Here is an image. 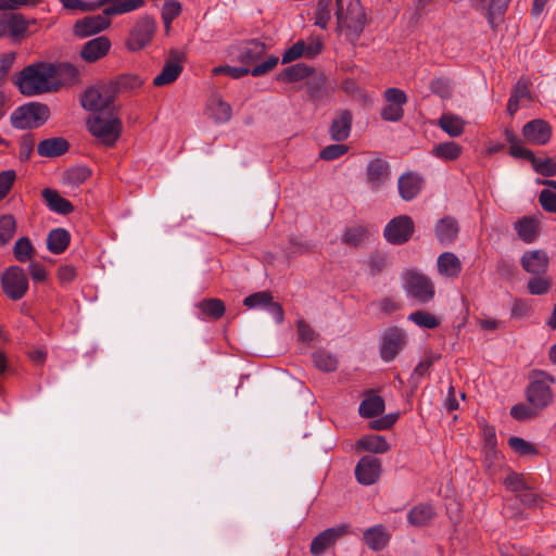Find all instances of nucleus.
Listing matches in <instances>:
<instances>
[{
	"label": "nucleus",
	"mask_w": 556,
	"mask_h": 556,
	"mask_svg": "<svg viewBox=\"0 0 556 556\" xmlns=\"http://www.w3.org/2000/svg\"><path fill=\"white\" fill-rule=\"evenodd\" d=\"M208 116L218 124H225L231 119L232 110L228 102L224 101L218 93H213L206 103Z\"/></svg>",
	"instance_id": "24"
},
{
	"label": "nucleus",
	"mask_w": 556,
	"mask_h": 556,
	"mask_svg": "<svg viewBox=\"0 0 556 556\" xmlns=\"http://www.w3.org/2000/svg\"><path fill=\"white\" fill-rule=\"evenodd\" d=\"M539 182L546 186L539 194L542 208L549 213H556V181L541 180Z\"/></svg>",
	"instance_id": "41"
},
{
	"label": "nucleus",
	"mask_w": 556,
	"mask_h": 556,
	"mask_svg": "<svg viewBox=\"0 0 556 556\" xmlns=\"http://www.w3.org/2000/svg\"><path fill=\"white\" fill-rule=\"evenodd\" d=\"M306 91L309 96V98L314 101H318L323 99L325 96V79L321 76H314L307 79L306 84Z\"/></svg>",
	"instance_id": "52"
},
{
	"label": "nucleus",
	"mask_w": 556,
	"mask_h": 556,
	"mask_svg": "<svg viewBox=\"0 0 556 556\" xmlns=\"http://www.w3.org/2000/svg\"><path fill=\"white\" fill-rule=\"evenodd\" d=\"M350 526L341 523L339 526L328 528L317 534L311 542L309 552L314 556L321 555L328 547L333 545L340 538L348 534Z\"/></svg>",
	"instance_id": "14"
},
{
	"label": "nucleus",
	"mask_w": 556,
	"mask_h": 556,
	"mask_svg": "<svg viewBox=\"0 0 556 556\" xmlns=\"http://www.w3.org/2000/svg\"><path fill=\"white\" fill-rule=\"evenodd\" d=\"M42 198L47 206L59 214L67 215L74 211V206L70 201L62 198L58 191L46 188L42 190Z\"/></svg>",
	"instance_id": "34"
},
{
	"label": "nucleus",
	"mask_w": 556,
	"mask_h": 556,
	"mask_svg": "<svg viewBox=\"0 0 556 556\" xmlns=\"http://www.w3.org/2000/svg\"><path fill=\"white\" fill-rule=\"evenodd\" d=\"M400 418V413H391L387 414L378 419L371 420L368 424L369 429L382 431V430H389L393 427V425Z\"/></svg>",
	"instance_id": "61"
},
{
	"label": "nucleus",
	"mask_w": 556,
	"mask_h": 556,
	"mask_svg": "<svg viewBox=\"0 0 556 556\" xmlns=\"http://www.w3.org/2000/svg\"><path fill=\"white\" fill-rule=\"evenodd\" d=\"M111 48V41L105 36H100L87 41L80 55L87 62H96L105 56Z\"/></svg>",
	"instance_id": "25"
},
{
	"label": "nucleus",
	"mask_w": 556,
	"mask_h": 556,
	"mask_svg": "<svg viewBox=\"0 0 556 556\" xmlns=\"http://www.w3.org/2000/svg\"><path fill=\"white\" fill-rule=\"evenodd\" d=\"M70 149V143L62 137H51L41 140L37 146V153L42 157H58L65 154Z\"/></svg>",
	"instance_id": "29"
},
{
	"label": "nucleus",
	"mask_w": 556,
	"mask_h": 556,
	"mask_svg": "<svg viewBox=\"0 0 556 556\" xmlns=\"http://www.w3.org/2000/svg\"><path fill=\"white\" fill-rule=\"evenodd\" d=\"M532 312V306L528 300L515 299L510 307V317L513 319H522L529 317Z\"/></svg>",
	"instance_id": "55"
},
{
	"label": "nucleus",
	"mask_w": 556,
	"mask_h": 556,
	"mask_svg": "<svg viewBox=\"0 0 556 556\" xmlns=\"http://www.w3.org/2000/svg\"><path fill=\"white\" fill-rule=\"evenodd\" d=\"M352 114L350 111L344 110L332 121L329 134L332 140L340 142L350 136L352 127Z\"/></svg>",
	"instance_id": "31"
},
{
	"label": "nucleus",
	"mask_w": 556,
	"mask_h": 556,
	"mask_svg": "<svg viewBox=\"0 0 556 556\" xmlns=\"http://www.w3.org/2000/svg\"><path fill=\"white\" fill-rule=\"evenodd\" d=\"M181 72L180 54L177 51H172L161 73L154 77L153 85L156 87L169 85L179 77Z\"/></svg>",
	"instance_id": "20"
},
{
	"label": "nucleus",
	"mask_w": 556,
	"mask_h": 556,
	"mask_svg": "<svg viewBox=\"0 0 556 556\" xmlns=\"http://www.w3.org/2000/svg\"><path fill=\"white\" fill-rule=\"evenodd\" d=\"M437 264L440 275L448 278L458 277L463 268L459 258L452 252L440 254Z\"/></svg>",
	"instance_id": "33"
},
{
	"label": "nucleus",
	"mask_w": 556,
	"mask_h": 556,
	"mask_svg": "<svg viewBox=\"0 0 556 556\" xmlns=\"http://www.w3.org/2000/svg\"><path fill=\"white\" fill-rule=\"evenodd\" d=\"M16 223L12 215L0 216V243H8L14 236Z\"/></svg>",
	"instance_id": "51"
},
{
	"label": "nucleus",
	"mask_w": 556,
	"mask_h": 556,
	"mask_svg": "<svg viewBox=\"0 0 556 556\" xmlns=\"http://www.w3.org/2000/svg\"><path fill=\"white\" fill-rule=\"evenodd\" d=\"M348 149V146L341 143L329 144L320 151L319 156L325 161H333L345 154Z\"/></svg>",
	"instance_id": "63"
},
{
	"label": "nucleus",
	"mask_w": 556,
	"mask_h": 556,
	"mask_svg": "<svg viewBox=\"0 0 556 556\" xmlns=\"http://www.w3.org/2000/svg\"><path fill=\"white\" fill-rule=\"evenodd\" d=\"M504 485L508 491L517 493V495L529 489L523 476L514 471L504 479Z\"/></svg>",
	"instance_id": "57"
},
{
	"label": "nucleus",
	"mask_w": 556,
	"mask_h": 556,
	"mask_svg": "<svg viewBox=\"0 0 556 556\" xmlns=\"http://www.w3.org/2000/svg\"><path fill=\"white\" fill-rule=\"evenodd\" d=\"M509 446L519 455H538L539 450L530 442L519 437H511L508 440Z\"/></svg>",
	"instance_id": "54"
},
{
	"label": "nucleus",
	"mask_w": 556,
	"mask_h": 556,
	"mask_svg": "<svg viewBox=\"0 0 556 556\" xmlns=\"http://www.w3.org/2000/svg\"><path fill=\"white\" fill-rule=\"evenodd\" d=\"M529 384L526 389L528 403L538 410L548 407L554 401L552 386L556 382L553 375L544 370H532L529 376Z\"/></svg>",
	"instance_id": "4"
},
{
	"label": "nucleus",
	"mask_w": 556,
	"mask_h": 556,
	"mask_svg": "<svg viewBox=\"0 0 556 556\" xmlns=\"http://www.w3.org/2000/svg\"><path fill=\"white\" fill-rule=\"evenodd\" d=\"M408 320L413 321L420 328L426 329H434L440 325L438 317L425 311L413 312L408 315Z\"/></svg>",
	"instance_id": "49"
},
{
	"label": "nucleus",
	"mask_w": 556,
	"mask_h": 556,
	"mask_svg": "<svg viewBox=\"0 0 556 556\" xmlns=\"http://www.w3.org/2000/svg\"><path fill=\"white\" fill-rule=\"evenodd\" d=\"M552 288V278L544 275H533L527 283V291L531 295H544Z\"/></svg>",
	"instance_id": "47"
},
{
	"label": "nucleus",
	"mask_w": 556,
	"mask_h": 556,
	"mask_svg": "<svg viewBox=\"0 0 556 556\" xmlns=\"http://www.w3.org/2000/svg\"><path fill=\"white\" fill-rule=\"evenodd\" d=\"M534 170L545 177L556 175V161L552 159H533L532 164Z\"/></svg>",
	"instance_id": "62"
},
{
	"label": "nucleus",
	"mask_w": 556,
	"mask_h": 556,
	"mask_svg": "<svg viewBox=\"0 0 556 556\" xmlns=\"http://www.w3.org/2000/svg\"><path fill=\"white\" fill-rule=\"evenodd\" d=\"M414 230L413 219L407 215H401L387 224L383 236L389 243H405L410 240Z\"/></svg>",
	"instance_id": "13"
},
{
	"label": "nucleus",
	"mask_w": 556,
	"mask_h": 556,
	"mask_svg": "<svg viewBox=\"0 0 556 556\" xmlns=\"http://www.w3.org/2000/svg\"><path fill=\"white\" fill-rule=\"evenodd\" d=\"M50 116L48 105L30 102L18 106L11 114V125L16 129H33L43 125Z\"/></svg>",
	"instance_id": "6"
},
{
	"label": "nucleus",
	"mask_w": 556,
	"mask_h": 556,
	"mask_svg": "<svg viewBox=\"0 0 556 556\" xmlns=\"http://www.w3.org/2000/svg\"><path fill=\"white\" fill-rule=\"evenodd\" d=\"M431 366L432 361L430 358L422 359L417 364L408 379V382L413 390H416L418 388L420 379L429 374Z\"/></svg>",
	"instance_id": "56"
},
{
	"label": "nucleus",
	"mask_w": 556,
	"mask_h": 556,
	"mask_svg": "<svg viewBox=\"0 0 556 556\" xmlns=\"http://www.w3.org/2000/svg\"><path fill=\"white\" fill-rule=\"evenodd\" d=\"M390 177V164L380 157L371 160L366 168L367 184L372 190L382 187Z\"/></svg>",
	"instance_id": "19"
},
{
	"label": "nucleus",
	"mask_w": 556,
	"mask_h": 556,
	"mask_svg": "<svg viewBox=\"0 0 556 556\" xmlns=\"http://www.w3.org/2000/svg\"><path fill=\"white\" fill-rule=\"evenodd\" d=\"M28 25L29 21L18 13H12L0 18L1 29H3L5 35H9L15 41H20L26 36Z\"/></svg>",
	"instance_id": "22"
},
{
	"label": "nucleus",
	"mask_w": 556,
	"mask_h": 556,
	"mask_svg": "<svg viewBox=\"0 0 556 556\" xmlns=\"http://www.w3.org/2000/svg\"><path fill=\"white\" fill-rule=\"evenodd\" d=\"M91 176V170L86 166H76L64 173V185L70 187H78L86 182Z\"/></svg>",
	"instance_id": "45"
},
{
	"label": "nucleus",
	"mask_w": 556,
	"mask_h": 556,
	"mask_svg": "<svg viewBox=\"0 0 556 556\" xmlns=\"http://www.w3.org/2000/svg\"><path fill=\"white\" fill-rule=\"evenodd\" d=\"M504 137L509 143V154L511 156L516 159L528 160L531 162V164H533V159H535V155L532 151L522 146L521 139L518 138L511 129L506 128L504 130Z\"/></svg>",
	"instance_id": "39"
},
{
	"label": "nucleus",
	"mask_w": 556,
	"mask_h": 556,
	"mask_svg": "<svg viewBox=\"0 0 556 556\" xmlns=\"http://www.w3.org/2000/svg\"><path fill=\"white\" fill-rule=\"evenodd\" d=\"M181 4L178 1H166L162 8V20L166 30L170 28L172 22L181 13Z\"/></svg>",
	"instance_id": "50"
},
{
	"label": "nucleus",
	"mask_w": 556,
	"mask_h": 556,
	"mask_svg": "<svg viewBox=\"0 0 556 556\" xmlns=\"http://www.w3.org/2000/svg\"><path fill=\"white\" fill-rule=\"evenodd\" d=\"M311 73V67H308L304 63H296L281 71L280 74L278 75V79L288 83H294L308 77Z\"/></svg>",
	"instance_id": "43"
},
{
	"label": "nucleus",
	"mask_w": 556,
	"mask_h": 556,
	"mask_svg": "<svg viewBox=\"0 0 556 556\" xmlns=\"http://www.w3.org/2000/svg\"><path fill=\"white\" fill-rule=\"evenodd\" d=\"M87 128L98 142L112 147L121 136L122 122L112 114L106 117L93 115L88 118Z\"/></svg>",
	"instance_id": "7"
},
{
	"label": "nucleus",
	"mask_w": 556,
	"mask_h": 556,
	"mask_svg": "<svg viewBox=\"0 0 556 556\" xmlns=\"http://www.w3.org/2000/svg\"><path fill=\"white\" fill-rule=\"evenodd\" d=\"M383 97L388 103L395 104L402 108L408 101L406 93L402 89L395 87L386 89Z\"/></svg>",
	"instance_id": "64"
},
{
	"label": "nucleus",
	"mask_w": 556,
	"mask_h": 556,
	"mask_svg": "<svg viewBox=\"0 0 556 556\" xmlns=\"http://www.w3.org/2000/svg\"><path fill=\"white\" fill-rule=\"evenodd\" d=\"M434 507L429 503H420L415 505L407 513V522L417 528L427 527L435 518Z\"/></svg>",
	"instance_id": "28"
},
{
	"label": "nucleus",
	"mask_w": 556,
	"mask_h": 556,
	"mask_svg": "<svg viewBox=\"0 0 556 556\" xmlns=\"http://www.w3.org/2000/svg\"><path fill=\"white\" fill-rule=\"evenodd\" d=\"M408 342L404 329L393 326L384 330L380 341V357L383 362L390 363L396 358L400 352Z\"/></svg>",
	"instance_id": "10"
},
{
	"label": "nucleus",
	"mask_w": 556,
	"mask_h": 556,
	"mask_svg": "<svg viewBox=\"0 0 556 556\" xmlns=\"http://www.w3.org/2000/svg\"><path fill=\"white\" fill-rule=\"evenodd\" d=\"M115 94L109 83L89 87L80 97V104L87 111L108 110L115 101Z\"/></svg>",
	"instance_id": "9"
},
{
	"label": "nucleus",
	"mask_w": 556,
	"mask_h": 556,
	"mask_svg": "<svg viewBox=\"0 0 556 556\" xmlns=\"http://www.w3.org/2000/svg\"><path fill=\"white\" fill-rule=\"evenodd\" d=\"M522 135L529 143L544 146L552 137V128L543 119H532L523 125Z\"/></svg>",
	"instance_id": "16"
},
{
	"label": "nucleus",
	"mask_w": 556,
	"mask_h": 556,
	"mask_svg": "<svg viewBox=\"0 0 556 556\" xmlns=\"http://www.w3.org/2000/svg\"><path fill=\"white\" fill-rule=\"evenodd\" d=\"M27 270L34 283H43L48 279V271L39 260L28 263Z\"/></svg>",
	"instance_id": "60"
},
{
	"label": "nucleus",
	"mask_w": 556,
	"mask_h": 556,
	"mask_svg": "<svg viewBox=\"0 0 556 556\" xmlns=\"http://www.w3.org/2000/svg\"><path fill=\"white\" fill-rule=\"evenodd\" d=\"M403 289L406 295L418 304H427L435 295V287L432 279L416 269H406L402 274Z\"/></svg>",
	"instance_id": "5"
},
{
	"label": "nucleus",
	"mask_w": 556,
	"mask_h": 556,
	"mask_svg": "<svg viewBox=\"0 0 556 556\" xmlns=\"http://www.w3.org/2000/svg\"><path fill=\"white\" fill-rule=\"evenodd\" d=\"M424 179L419 174L408 172L400 176L397 188L404 201H412L421 191Z\"/></svg>",
	"instance_id": "23"
},
{
	"label": "nucleus",
	"mask_w": 556,
	"mask_h": 556,
	"mask_svg": "<svg viewBox=\"0 0 556 556\" xmlns=\"http://www.w3.org/2000/svg\"><path fill=\"white\" fill-rule=\"evenodd\" d=\"M356 448L361 451H367L375 454H383L390 450V444L386 438L378 434H368L362 437L356 442Z\"/></svg>",
	"instance_id": "37"
},
{
	"label": "nucleus",
	"mask_w": 556,
	"mask_h": 556,
	"mask_svg": "<svg viewBox=\"0 0 556 556\" xmlns=\"http://www.w3.org/2000/svg\"><path fill=\"white\" fill-rule=\"evenodd\" d=\"M278 56L276 55H269L267 59L256 64L254 67L250 68L248 66H217L214 67L213 73L215 75L225 74L228 75L235 79H239L248 74H251L254 77L262 76L266 73H268L270 70H273L278 64Z\"/></svg>",
	"instance_id": "12"
},
{
	"label": "nucleus",
	"mask_w": 556,
	"mask_h": 556,
	"mask_svg": "<svg viewBox=\"0 0 556 556\" xmlns=\"http://www.w3.org/2000/svg\"><path fill=\"white\" fill-rule=\"evenodd\" d=\"M434 231L440 242H452L457 238L459 226L454 217L445 216L437 222Z\"/></svg>",
	"instance_id": "32"
},
{
	"label": "nucleus",
	"mask_w": 556,
	"mask_h": 556,
	"mask_svg": "<svg viewBox=\"0 0 556 556\" xmlns=\"http://www.w3.org/2000/svg\"><path fill=\"white\" fill-rule=\"evenodd\" d=\"M514 227L520 240L531 242L536 238L540 223L533 216H523L515 223Z\"/></svg>",
	"instance_id": "36"
},
{
	"label": "nucleus",
	"mask_w": 556,
	"mask_h": 556,
	"mask_svg": "<svg viewBox=\"0 0 556 556\" xmlns=\"http://www.w3.org/2000/svg\"><path fill=\"white\" fill-rule=\"evenodd\" d=\"M115 97L121 93L132 91L142 86L143 80L135 74H123L109 81Z\"/></svg>",
	"instance_id": "38"
},
{
	"label": "nucleus",
	"mask_w": 556,
	"mask_h": 556,
	"mask_svg": "<svg viewBox=\"0 0 556 556\" xmlns=\"http://www.w3.org/2000/svg\"><path fill=\"white\" fill-rule=\"evenodd\" d=\"M143 0H128L115 5H106L102 14L86 16L76 22L74 33L80 38L102 31L110 25V16L135 11L143 5Z\"/></svg>",
	"instance_id": "2"
},
{
	"label": "nucleus",
	"mask_w": 556,
	"mask_h": 556,
	"mask_svg": "<svg viewBox=\"0 0 556 556\" xmlns=\"http://www.w3.org/2000/svg\"><path fill=\"white\" fill-rule=\"evenodd\" d=\"M378 229L374 226L356 225L349 228L344 233V243H362L376 239Z\"/></svg>",
	"instance_id": "35"
},
{
	"label": "nucleus",
	"mask_w": 556,
	"mask_h": 556,
	"mask_svg": "<svg viewBox=\"0 0 556 556\" xmlns=\"http://www.w3.org/2000/svg\"><path fill=\"white\" fill-rule=\"evenodd\" d=\"M273 300V295L269 291H260L248 295L243 300V305L249 308L262 307L266 308L269 302Z\"/></svg>",
	"instance_id": "53"
},
{
	"label": "nucleus",
	"mask_w": 556,
	"mask_h": 556,
	"mask_svg": "<svg viewBox=\"0 0 556 556\" xmlns=\"http://www.w3.org/2000/svg\"><path fill=\"white\" fill-rule=\"evenodd\" d=\"M521 267L530 275H544L547 271L549 258L544 250H533L523 253Z\"/></svg>",
	"instance_id": "18"
},
{
	"label": "nucleus",
	"mask_w": 556,
	"mask_h": 556,
	"mask_svg": "<svg viewBox=\"0 0 556 556\" xmlns=\"http://www.w3.org/2000/svg\"><path fill=\"white\" fill-rule=\"evenodd\" d=\"M195 307L199 311L198 317L202 320H218L226 312L225 303L217 298H205L199 301Z\"/></svg>",
	"instance_id": "26"
},
{
	"label": "nucleus",
	"mask_w": 556,
	"mask_h": 556,
	"mask_svg": "<svg viewBox=\"0 0 556 556\" xmlns=\"http://www.w3.org/2000/svg\"><path fill=\"white\" fill-rule=\"evenodd\" d=\"M56 67L47 63H34L23 68L15 84L24 96H37L56 89L53 79Z\"/></svg>",
	"instance_id": "1"
},
{
	"label": "nucleus",
	"mask_w": 556,
	"mask_h": 556,
	"mask_svg": "<svg viewBox=\"0 0 556 556\" xmlns=\"http://www.w3.org/2000/svg\"><path fill=\"white\" fill-rule=\"evenodd\" d=\"M530 98V90L528 86V81L523 78H520L515 87L514 90L509 97L508 103H507V112L510 116H514L515 113L519 110V102L522 99H529Z\"/></svg>",
	"instance_id": "40"
},
{
	"label": "nucleus",
	"mask_w": 556,
	"mask_h": 556,
	"mask_svg": "<svg viewBox=\"0 0 556 556\" xmlns=\"http://www.w3.org/2000/svg\"><path fill=\"white\" fill-rule=\"evenodd\" d=\"M431 153L443 161H455L462 154V147L454 141H446L434 146Z\"/></svg>",
	"instance_id": "42"
},
{
	"label": "nucleus",
	"mask_w": 556,
	"mask_h": 556,
	"mask_svg": "<svg viewBox=\"0 0 556 556\" xmlns=\"http://www.w3.org/2000/svg\"><path fill=\"white\" fill-rule=\"evenodd\" d=\"M536 410L531 405L525 403H517L510 408V416L518 421H526L533 419L536 416Z\"/></svg>",
	"instance_id": "58"
},
{
	"label": "nucleus",
	"mask_w": 556,
	"mask_h": 556,
	"mask_svg": "<svg viewBox=\"0 0 556 556\" xmlns=\"http://www.w3.org/2000/svg\"><path fill=\"white\" fill-rule=\"evenodd\" d=\"M384 409L383 397L370 390L365 393V397L358 406V414L361 417L369 419L382 415Z\"/></svg>",
	"instance_id": "27"
},
{
	"label": "nucleus",
	"mask_w": 556,
	"mask_h": 556,
	"mask_svg": "<svg viewBox=\"0 0 556 556\" xmlns=\"http://www.w3.org/2000/svg\"><path fill=\"white\" fill-rule=\"evenodd\" d=\"M13 256L20 263H30L38 258L35 245H13Z\"/></svg>",
	"instance_id": "59"
},
{
	"label": "nucleus",
	"mask_w": 556,
	"mask_h": 556,
	"mask_svg": "<svg viewBox=\"0 0 556 556\" xmlns=\"http://www.w3.org/2000/svg\"><path fill=\"white\" fill-rule=\"evenodd\" d=\"M266 51L265 43L258 40L242 42L236 49V59L244 65H253L264 55Z\"/></svg>",
	"instance_id": "21"
},
{
	"label": "nucleus",
	"mask_w": 556,
	"mask_h": 556,
	"mask_svg": "<svg viewBox=\"0 0 556 556\" xmlns=\"http://www.w3.org/2000/svg\"><path fill=\"white\" fill-rule=\"evenodd\" d=\"M1 287L3 293L10 300L20 301L26 295L29 289V280L22 267L12 265L2 273Z\"/></svg>",
	"instance_id": "8"
},
{
	"label": "nucleus",
	"mask_w": 556,
	"mask_h": 556,
	"mask_svg": "<svg viewBox=\"0 0 556 556\" xmlns=\"http://www.w3.org/2000/svg\"><path fill=\"white\" fill-rule=\"evenodd\" d=\"M381 475V460L372 455L363 456L355 467V478L363 485L376 483Z\"/></svg>",
	"instance_id": "15"
},
{
	"label": "nucleus",
	"mask_w": 556,
	"mask_h": 556,
	"mask_svg": "<svg viewBox=\"0 0 556 556\" xmlns=\"http://www.w3.org/2000/svg\"><path fill=\"white\" fill-rule=\"evenodd\" d=\"M156 22L151 16H143L137 21L130 31L127 46L131 51H137L149 45L155 34Z\"/></svg>",
	"instance_id": "11"
},
{
	"label": "nucleus",
	"mask_w": 556,
	"mask_h": 556,
	"mask_svg": "<svg viewBox=\"0 0 556 556\" xmlns=\"http://www.w3.org/2000/svg\"><path fill=\"white\" fill-rule=\"evenodd\" d=\"M364 543L372 551H382L390 541V534L383 525L370 527L364 531Z\"/></svg>",
	"instance_id": "30"
},
{
	"label": "nucleus",
	"mask_w": 556,
	"mask_h": 556,
	"mask_svg": "<svg viewBox=\"0 0 556 556\" xmlns=\"http://www.w3.org/2000/svg\"><path fill=\"white\" fill-rule=\"evenodd\" d=\"M315 366L326 372L334 371L338 367V359L325 350H318L312 355Z\"/></svg>",
	"instance_id": "48"
},
{
	"label": "nucleus",
	"mask_w": 556,
	"mask_h": 556,
	"mask_svg": "<svg viewBox=\"0 0 556 556\" xmlns=\"http://www.w3.org/2000/svg\"><path fill=\"white\" fill-rule=\"evenodd\" d=\"M468 2L472 9L483 13L490 26L495 28L496 17L505 14L510 0H468Z\"/></svg>",
	"instance_id": "17"
},
{
	"label": "nucleus",
	"mask_w": 556,
	"mask_h": 556,
	"mask_svg": "<svg viewBox=\"0 0 556 556\" xmlns=\"http://www.w3.org/2000/svg\"><path fill=\"white\" fill-rule=\"evenodd\" d=\"M334 8L337 9V0H318L315 13V25L325 29Z\"/></svg>",
	"instance_id": "44"
},
{
	"label": "nucleus",
	"mask_w": 556,
	"mask_h": 556,
	"mask_svg": "<svg viewBox=\"0 0 556 556\" xmlns=\"http://www.w3.org/2000/svg\"><path fill=\"white\" fill-rule=\"evenodd\" d=\"M439 125L451 137H458L464 132L463 119L451 114H443L439 119Z\"/></svg>",
	"instance_id": "46"
},
{
	"label": "nucleus",
	"mask_w": 556,
	"mask_h": 556,
	"mask_svg": "<svg viewBox=\"0 0 556 556\" xmlns=\"http://www.w3.org/2000/svg\"><path fill=\"white\" fill-rule=\"evenodd\" d=\"M338 28L344 33L346 39L351 43H355L361 34L363 33L367 20L365 10L359 1H351L344 12L342 8V0H337L336 11Z\"/></svg>",
	"instance_id": "3"
}]
</instances>
